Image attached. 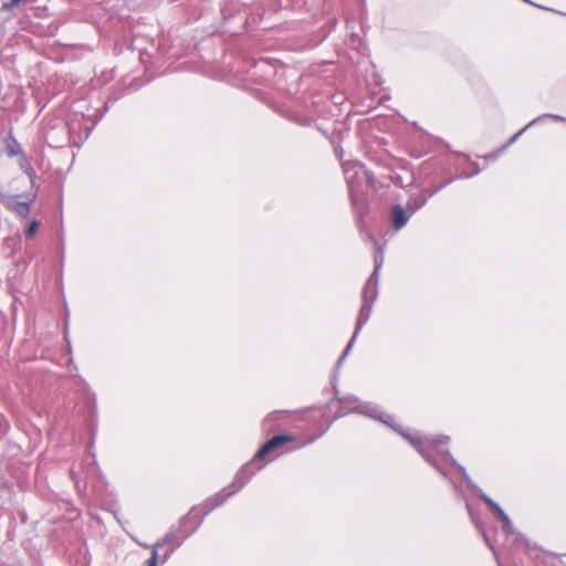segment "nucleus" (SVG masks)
I'll return each mask as SVG.
<instances>
[{"label":"nucleus","instance_id":"nucleus-1","mask_svg":"<svg viewBox=\"0 0 566 566\" xmlns=\"http://www.w3.org/2000/svg\"><path fill=\"white\" fill-rule=\"evenodd\" d=\"M407 440L420 452V454L431 464L434 463L433 453H438L443 458H451L450 452L444 449L449 442V437L440 436L433 438H416L405 436Z\"/></svg>","mask_w":566,"mask_h":566},{"label":"nucleus","instance_id":"nucleus-2","mask_svg":"<svg viewBox=\"0 0 566 566\" xmlns=\"http://www.w3.org/2000/svg\"><path fill=\"white\" fill-rule=\"evenodd\" d=\"M374 300H375V293H373L370 296H369V294H367V298H363V305H361L360 312L357 317L354 335L350 338L349 343L347 344L345 352L343 354V357L339 359V361H342L343 358L348 354V352L350 350V348L356 339V336L358 335L359 331L363 328V326L368 321V318L370 316Z\"/></svg>","mask_w":566,"mask_h":566},{"label":"nucleus","instance_id":"nucleus-3","mask_svg":"<svg viewBox=\"0 0 566 566\" xmlns=\"http://www.w3.org/2000/svg\"><path fill=\"white\" fill-rule=\"evenodd\" d=\"M296 438L293 434H280L274 436L271 438L268 442H265L262 448L255 453L252 462H259L265 459L269 454H271L273 451L277 450L279 448L283 447L284 444L289 442L295 441Z\"/></svg>","mask_w":566,"mask_h":566},{"label":"nucleus","instance_id":"nucleus-4","mask_svg":"<svg viewBox=\"0 0 566 566\" xmlns=\"http://www.w3.org/2000/svg\"><path fill=\"white\" fill-rule=\"evenodd\" d=\"M181 543L182 538H180L175 532H168L165 537L153 547H158V552H163L161 562L164 563L170 554L181 545Z\"/></svg>","mask_w":566,"mask_h":566},{"label":"nucleus","instance_id":"nucleus-5","mask_svg":"<svg viewBox=\"0 0 566 566\" xmlns=\"http://www.w3.org/2000/svg\"><path fill=\"white\" fill-rule=\"evenodd\" d=\"M479 497L490 507V510L502 521L505 528H510L512 526V522L507 514L500 507L497 503H495L491 497L486 494L481 493Z\"/></svg>","mask_w":566,"mask_h":566},{"label":"nucleus","instance_id":"nucleus-6","mask_svg":"<svg viewBox=\"0 0 566 566\" xmlns=\"http://www.w3.org/2000/svg\"><path fill=\"white\" fill-rule=\"evenodd\" d=\"M7 207L22 218H27L30 213V202L19 201L18 197H11L8 199Z\"/></svg>","mask_w":566,"mask_h":566},{"label":"nucleus","instance_id":"nucleus-7","mask_svg":"<svg viewBox=\"0 0 566 566\" xmlns=\"http://www.w3.org/2000/svg\"><path fill=\"white\" fill-rule=\"evenodd\" d=\"M392 216V226L395 229L399 230L403 226H406L409 217L401 206H395L391 211Z\"/></svg>","mask_w":566,"mask_h":566},{"label":"nucleus","instance_id":"nucleus-8","mask_svg":"<svg viewBox=\"0 0 566 566\" xmlns=\"http://www.w3.org/2000/svg\"><path fill=\"white\" fill-rule=\"evenodd\" d=\"M378 284V272L374 270L371 275L369 276L368 281L366 282L364 289H363V298H367V294L369 296L375 293L376 294V287Z\"/></svg>","mask_w":566,"mask_h":566},{"label":"nucleus","instance_id":"nucleus-9","mask_svg":"<svg viewBox=\"0 0 566 566\" xmlns=\"http://www.w3.org/2000/svg\"><path fill=\"white\" fill-rule=\"evenodd\" d=\"M19 166L22 169V171L29 176L31 184H33L34 178H35V172H34V169L32 168L29 159L27 158V156L24 154L20 156Z\"/></svg>","mask_w":566,"mask_h":566},{"label":"nucleus","instance_id":"nucleus-10","mask_svg":"<svg viewBox=\"0 0 566 566\" xmlns=\"http://www.w3.org/2000/svg\"><path fill=\"white\" fill-rule=\"evenodd\" d=\"M7 153L10 157L21 156L24 154L22 151L21 145L14 138H11L10 142L7 144Z\"/></svg>","mask_w":566,"mask_h":566},{"label":"nucleus","instance_id":"nucleus-11","mask_svg":"<svg viewBox=\"0 0 566 566\" xmlns=\"http://www.w3.org/2000/svg\"><path fill=\"white\" fill-rule=\"evenodd\" d=\"M287 413H289V411H282V410L274 411V412L270 413L264 419L263 424L268 426L272 420L281 419V418L285 417Z\"/></svg>","mask_w":566,"mask_h":566},{"label":"nucleus","instance_id":"nucleus-12","mask_svg":"<svg viewBox=\"0 0 566 566\" xmlns=\"http://www.w3.org/2000/svg\"><path fill=\"white\" fill-rule=\"evenodd\" d=\"M158 559L161 560V554L158 552V547H153L151 556L147 560V566H157Z\"/></svg>","mask_w":566,"mask_h":566},{"label":"nucleus","instance_id":"nucleus-13","mask_svg":"<svg viewBox=\"0 0 566 566\" xmlns=\"http://www.w3.org/2000/svg\"><path fill=\"white\" fill-rule=\"evenodd\" d=\"M38 227H39V223L36 221H32L28 229L25 230V237L28 239H31L33 238V235L35 234L36 230H38Z\"/></svg>","mask_w":566,"mask_h":566},{"label":"nucleus","instance_id":"nucleus-14","mask_svg":"<svg viewBox=\"0 0 566 566\" xmlns=\"http://www.w3.org/2000/svg\"><path fill=\"white\" fill-rule=\"evenodd\" d=\"M349 171H350L349 168L345 169V175H346V179H347V184H348V191H349L350 197H354L355 186H354L353 178L349 176Z\"/></svg>","mask_w":566,"mask_h":566},{"label":"nucleus","instance_id":"nucleus-15","mask_svg":"<svg viewBox=\"0 0 566 566\" xmlns=\"http://www.w3.org/2000/svg\"><path fill=\"white\" fill-rule=\"evenodd\" d=\"M355 167H358V168L363 171V174H364V175L366 176V178H367V182H368L371 187H374V184H375L374 176H373V175H370L368 171L364 170L361 166H356V165H355V166H354V168H355Z\"/></svg>","mask_w":566,"mask_h":566},{"label":"nucleus","instance_id":"nucleus-16","mask_svg":"<svg viewBox=\"0 0 566 566\" xmlns=\"http://www.w3.org/2000/svg\"><path fill=\"white\" fill-rule=\"evenodd\" d=\"M382 262H384V258H382V255H381V254H380V255H376V256H375V269H374V270H375L376 272H378V271H379V269H380V266H381Z\"/></svg>","mask_w":566,"mask_h":566},{"label":"nucleus","instance_id":"nucleus-17","mask_svg":"<svg viewBox=\"0 0 566 566\" xmlns=\"http://www.w3.org/2000/svg\"><path fill=\"white\" fill-rule=\"evenodd\" d=\"M545 117H552V118H554V119H555V120H557V122H563V120H565V118H564V117H562V116H559V115L546 114V115H545Z\"/></svg>","mask_w":566,"mask_h":566},{"label":"nucleus","instance_id":"nucleus-18","mask_svg":"<svg viewBox=\"0 0 566 566\" xmlns=\"http://www.w3.org/2000/svg\"><path fill=\"white\" fill-rule=\"evenodd\" d=\"M525 130V128H523L522 130H520L518 133H516L510 140V144L514 143L515 140H517V138L523 134V132Z\"/></svg>","mask_w":566,"mask_h":566},{"label":"nucleus","instance_id":"nucleus-19","mask_svg":"<svg viewBox=\"0 0 566 566\" xmlns=\"http://www.w3.org/2000/svg\"><path fill=\"white\" fill-rule=\"evenodd\" d=\"M193 512H195V509H192L191 511H189L188 515H187V516H185L181 521H186L187 518H189V517H190V515H191V514H193Z\"/></svg>","mask_w":566,"mask_h":566}]
</instances>
